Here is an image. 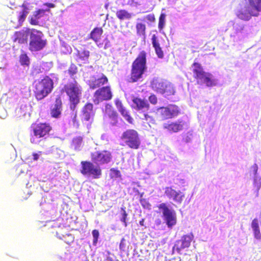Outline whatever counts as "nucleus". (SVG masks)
I'll use <instances>...</instances> for the list:
<instances>
[{
    "label": "nucleus",
    "mask_w": 261,
    "mask_h": 261,
    "mask_svg": "<svg viewBox=\"0 0 261 261\" xmlns=\"http://www.w3.org/2000/svg\"><path fill=\"white\" fill-rule=\"evenodd\" d=\"M116 16L120 21H122L132 19L133 15L125 9H119L116 11Z\"/></svg>",
    "instance_id": "nucleus-29"
},
{
    "label": "nucleus",
    "mask_w": 261,
    "mask_h": 261,
    "mask_svg": "<svg viewBox=\"0 0 261 261\" xmlns=\"http://www.w3.org/2000/svg\"><path fill=\"white\" fill-rule=\"evenodd\" d=\"M81 164V173L83 175L92 176L95 179L101 176L102 171L99 166H96L89 161H82Z\"/></svg>",
    "instance_id": "nucleus-9"
},
{
    "label": "nucleus",
    "mask_w": 261,
    "mask_h": 261,
    "mask_svg": "<svg viewBox=\"0 0 261 261\" xmlns=\"http://www.w3.org/2000/svg\"><path fill=\"white\" fill-rule=\"evenodd\" d=\"M132 101L133 103V108L137 111L143 112L148 111L150 109V105L145 98L133 96Z\"/></svg>",
    "instance_id": "nucleus-18"
},
{
    "label": "nucleus",
    "mask_w": 261,
    "mask_h": 261,
    "mask_svg": "<svg viewBox=\"0 0 261 261\" xmlns=\"http://www.w3.org/2000/svg\"><path fill=\"white\" fill-rule=\"evenodd\" d=\"M151 87L155 92L165 97L173 95L175 93L173 84L167 80L154 79L151 82Z\"/></svg>",
    "instance_id": "nucleus-7"
},
{
    "label": "nucleus",
    "mask_w": 261,
    "mask_h": 261,
    "mask_svg": "<svg viewBox=\"0 0 261 261\" xmlns=\"http://www.w3.org/2000/svg\"><path fill=\"white\" fill-rule=\"evenodd\" d=\"M254 188L256 191V196H258L259 190L261 188V179H255L253 182Z\"/></svg>",
    "instance_id": "nucleus-44"
},
{
    "label": "nucleus",
    "mask_w": 261,
    "mask_h": 261,
    "mask_svg": "<svg viewBox=\"0 0 261 261\" xmlns=\"http://www.w3.org/2000/svg\"><path fill=\"white\" fill-rule=\"evenodd\" d=\"M245 25L243 24L233 23V29L236 33H242L244 29Z\"/></svg>",
    "instance_id": "nucleus-40"
},
{
    "label": "nucleus",
    "mask_w": 261,
    "mask_h": 261,
    "mask_svg": "<svg viewBox=\"0 0 261 261\" xmlns=\"http://www.w3.org/2000/svg\"><path fill=\"white\" fill-rule=\"evenodd\" d=\"M144 221H145V219H142V220H141L139 222V224L141 226H144Z\"/></svg>",
    "instance_id": "nucleus-57"
},
{
    "label": "nucleus",
    "mask_w": 261,
    "mask_h": 261,
    "mask_svg": "<svg viewBox=\"0 0 261 261\" xmlns=\"http://www.w3.org/2000/svg\"><path fill=\"white\" fill-rule=\"evenodd\" d=\"M57 237L61 240L64 241L67 244H70L74 241V238L72 234L67 233L65 235L60 236L59 232H57Z\"/></svg>",
    "instance_id": "nucleus-33"
},
{
    "label": "nucleus",
    "mask_w": 261,
    "mask_h": 261,
    "mask_svg": "<svg viewBox=\"0 0 261 261\" xmlns=\"http://www.w3.org/2000/svg\"><path fill=\"white\" fill-rule=\"evenodd\" d=\"M151 40L156 56L159 58L163 59L164 57V54L161 47L159 41L155 34L152 35Z\"/></svg>",
    "instance_id": "nucleus-26"
},
{
    "label": "nucleus",
    "mask_w": 261,
    "mask_h": 261,
    "mask_svg": "<svg viewBox=\"0 0 261 261\" xmlns=\"http://www.w3.org/2000/svg\"><path fill=\"white\" fill-rule=\"evenodd\" d=\"M166 224L169 228H171L176 223V217L175 213L171 211L168 213L164 215Z\"/></svg>",
    "instance_id": "nucleus-28"
},
{
    "label": "nucleus",
    "mask_w": 261,
    "mask_h": 261,
    "mask_svg": "<svg viewBox=\"0 0 261 261\" xmlns=\"http://www.w3.org/2000/svg\"><path fill=\"white\" fill-rule=\"evenodd\" d=\"M109 176L111 179H116L121 176L120 171L117 169L113 168L110 170Z\"/></svg>",
    "instance_id": "nucleus-38"
},
{
    "label": "nucleus",
    "mask_w": 261,
    "mask_h": 261,
    "mask_svg": "<svg viewBox=\"0 0 261 261\" xmlns=\"http://www.w3.org/2000/svg\"><path fill=\"white\" fill-rule=\"evenodd\" d=\"M177 191L172 187H167L165 189V194L170 199H171Z\"/></svg>",
    "instance_id": "nucleus-37"
},
{
    "label": "nucleus",
    "mask_w": 261,
    "mask_h": 261,
    "mask_svg": "<svg viewBox=\"0 0 261 261\" xmlns=\"http://www.w3.org/2000/svg\"><path fill=\"white\" fill-rule=\"evenodd\" d=\"M140 202L143 207L148 210L150 209L151 204L145 199H141Z\"/></svg>",
    "instance_id": "nucleus-47"
},
{
    "label": "nucleus",
    "mask_w": 261,
    "mask_h": 261,
    "mask_svg": "<svg viewBox=\"0 0 261 261\" xmlns=\"http://www.w3.org/2000/svg\"><path fill=\"white\" fill-rule=\"evenodd\" d=\"M44 12H45V11L44 10L39 9L37 11H36L34 12L33 16H34L35 17H36L38 19H39L44 15Z\"/></svg>",
    "instance_id": "nucleus-48"
},
{
    "label": "nucleus",
    "mask_w": 261,
    "mask_h": 261,
    "mask_svg": "<svg viewBox=\"0 0 261 261\" xmlns=\"http://www.w3.org/2000/svg\"><path fill=\"white\" fill-rule=\"evenodd\" d=\"M121 211H122V216L121 218V221L124 223V226L126 227L127 225V222H126V218L127 216V214L126 213V212L125 211V207H122Z\"/></svg>",
    "instance_id": "nucleus-45"
},
{
    "label": "nucleus",
    "mask_w": 261,
    "mask_h": 261,
    "mask_svg": "<svg viewBox=\"0 0 261 261\" xmlns=\"http://www.w3.org/2000/svg\"><path fill=\"white\" fill-rule=\"evenodd\" d=\"M91 160L97 165H105L109 163L112 159L110 151L103 150L96 151L91 153Z\"/></svg>",
    "instance_id": "nucleus-12"
},
{
    "label": "nucleus",
    "mask_w": 261,
    "mask_h": 261,
    "mask_svg": "<svg viewBox=\"0 0 261 261\" xmlns=\"http://www.w3.org/2000/svg\"><path fill=\"white\" fill-rule=\"evenodd\" d=\"M248 4L238 10L236 15L241 20L249 21L252 16L257 17L261 12V0H248Z\"/></svg>",
    "instance_id": "nucleus-5"
},
{
    "label": "nucleus",
    "mask_w": 261,
    "mask_h": 261,
    "mask_svg": "<svg viewBox=\"0 0 261 261\" xmlns=\"http://www.w3.org/2000/svg\"><path fill=\"white\" fill-rule=\"evenodd\" d=\"M115 104L118 111L124 108L121 101L119 99H116L115 100Z\"/></svg>",
    "instance_id": "nucleus-52"
},
{
    "label": "nucleus",
    "mask_w": 261,
    "mask_h": 261,
    "mask_svg": "<svg viewBox=\"0 0 261 261\" xmlns=\"http://www.w3.org/2000/svg\"><path fill=\"white\" fill-rule=\"evenodd\" d=\"M163 127L170 133H177L182 130L184 128V122L182 120H178L174 122L165 123Z\"/></svg>",
    "instance_id": "nucleus-22"
},
{
    "label": "nucleus",
    "mask_w": 261,
    "mask_h": 261,
    "mask_svg": "<svg viewBox=\"0 0 261 261\" xmlns=\"http://www.w3.org/2000/svg\"><path fill=\"white\" fill-rule=\"evenodd\" d=\"M124 238H122L121 240V242H120V243L119 245V249L121 250H123V251L124 250Z\"/></svg>",
    "instance_id": "nucleus-55"
},
{
    "label": "nucleus",
    "mask_w": 261,
    "mask_h": 261,
    "mask_svg": "<svg viewBox=\"0 0 261 261\" xmlns=\"http://www.w3.org/2000/svg\"><path fill=\"white\" fill-rule=\"evenodd\" d=\"M54 85L53 80L47 75L40 80L35 81L33 84V91L35 98L39 101L47 97L53 91Z\"/></svg>",
    "instance_id": "nucleus-1"
},
{
    "label": "nucleus",
    "mask_w": 261,
    "mask_h": 261,
    "mask_svg": "<svg viewBox=\"0 0 261 261\" xmlns=\"http://www.w3.org/2000/svg\"><path fill=\"white\" fill-rule=\"evenodd\" d=\"M113 93L110 86H106L98 89L94 93L93 102L98 104L99 102L111 99Z\"/></svg>",
    "instance_id": "nucleus-13"
},
{
    "label": "nucleus",
    "mask_w": 261,
    "mask_h": 261,
    "mask_svg": "<svg viewBox=\"0 0 261 261\" xmlns=\"http://www.w3.org/2000/svg\"><path fill=\"white\" fill-rule=\"evenodd\" d=\"M181 181H182V183H184L185 181H184V179H181Z\"/></svg>",
    "instance_id": "nucleus-60"
},
{
    "label": "nucleus",
    "mask_w": 261,
    "mask_h": 261,
    "mask_svg": "<svg viewBox=\"0 0 261 261\" xmlns=\"http://www.w3.org/2000/svg\"><path fill=\"white\" fill-rule=\"evenodd\" d=\"M90 51L88 50H77L76 54V60L83 64L89 63Z\"/></svg>",
    "instance_id": "nucleus-27"
},
{
    "label": "nucleus",
    "mask_w": 261,
    "mask_h": 261,
    "mask_svg": "<svg viewBox=\"0 0 261 261\" xmlns=\"http://www.w3.org/2000/svg\"><path fill=\"white\" fill-rule=\"evenodd\" d=\"M193 76L197 84L205 85L208 87L215 86L217 85L216 80L210 72H205L202 65L197 62L192 65Z\"/></svg>",
    "instance_id": "nucleus-4"
},
{
    "label": "nucleus",
    "mask_w": 261,
    "mask_h": 261,
    "mask_svg": "<svg viewBox=\"0 0 261 261\" xmlns=\"http://www.w3.org/2000/svg\"><path fill=\"white\" fill-rule=\"evenodd\" d=\"M145 19L150 22H153L155 20V16L153 14H149L147 15L145 17Z\"/></svg>",
    "instance_id": "nucleus-50"
},
{
    "label": "nucleus",
    "mask_w": 261,
    "mask_h": 261,
    "mask_svg": "<svg viewBox=\"0 0 261 261\" xmlns=\"http://www.w3.org/2000/svg\"><path fill=\"white\" fill-rule=\"evenodd\" d=\"M151 40L156 56L159 58L163 59L164 57V54L161 47L159 41L155 34L152 35Z\"/></svg>",
    "instance_id": "nucleus-24"
},
{
    "label": "nucleus",
    "mask_w": 261,
    "mask_h": 261,
    "mask_svg": "<svg viewBox=\"0 0 261 261\" xmlns=\"http://www.w3.org/2000/svg\"><path fill=\"white\" fill-rule=\"evenodd\" d=\"M146 56V51L142 50L139 53L132 63L129 79V82L135 83L142 78L143 75L147 69Z\"/></svg>",
    "instance_id": "nucleus-3"
},
{
    "label": "nucleus",
    "mask_w": 261,
    "mask_h": 261,
    "mask_svg": "<svg viewBox=\"0 0 261 261\" xmlns=\"http://www.w3.org/2000/svg\"><path fill=\"white\" fill-rule=\"evenodd\" d=\"M32 130L34 137L45 139L52 130L51 125L46 122H39L32 126Z\"/></svg>",
    "instance_id": "nucleus-11"
},
{
    "label": "nucleus",
    "mask_w": 261,
    "mask_h": 261,
    "mask_svg": "<svg viewBox=\"0 0 261 261\" xmlns=\"http://www.w3.org/2000/svg\"><path fill=\"white\" fill-rule=\"evenodd\" d=\"M31 142L32 143H35V139L33 138H31Z\"/></svg>",
    "instance_id": "nucleus-58"
},
{
    "label": "nucleus",
    "mask_w": 261,
    "mask_h": 261,
    "mask_svg": "<svg viewBox=\"0 0 261 261\" xmlns=\"http://www.w3.org/2000/svg\"><path fill=\"white\" fill-rule=\"evenodd\" d=\"M144 120L147 121L149 123L156 124V119L152 116L149 115L148 114L145 113L144 114Z\"/></svg>",
    "instance_id": "nucleus-42"
},
{
    "label": "nucleus",
    "mask_w": 261,
    "mask_h": 261,
    "mask_svg": "<svg viewBox=\"0 0 261 261\" xmlns=\"http://www.w3.org/2000/svg\"><path fill=\"white\" fill-rule=\"evenodd\" d=\"M151 40L156 56L159 58L163 59L164 57V54L161 47L159 41L155 34L152 35Z\"/></svg>",
    "instance_id": "nucleus-25"
},
{
    "label": "nucleus",
    "mask_w": 261,
    "mask_h": 261,
    "mask_svg": "<svg viewBox=\"0 0 261 261\" xmlns=\"http://www.w3.org/2000/svg\"><path fill=\"white\" fill-rule=\"evenodd\" d=\"M68 72L72 76L77 72V68L74 64H71L68 69Z\"/></svg>",
    "instance_id": "nucleus-43"
},
{
    "label": "nucleus",
    "mask_w": 261,
    "mask_h": 261,
    "mask_svg": "<svg viewBox=\"0 0 261 261\" xmlns=\"http://www.w3.org/2000/svg\"><path fill=\"white\" fill-rule=\"evenodd\" d=\"M92 233L93 237V244L94 245H96L97 243L99 235V231L97 229H94L92 231Z\"/></svg>",
    "instance_id": "nucleus-46"
},
{
    "label": "nucleus",
    "mask_w": 261,
    "mask_h": 261,
    "mask_svg": "<svg viewBox=\"0 0 261 261\" xmlns=\"http://www.w3.org/2000/svg\"><path fill=\"white\" fill-rule=\"evenodd\" d=\"M61 91L65 93L68 96L69 107L74 111L80 102L82 94V88L75 80L65 84Z\"/></svg>",
    "instance_id": "nucleus-2"
},
{
    "label": "nucleus",
    "mask_w": 261,
    "mask_h": 261,
    "mask_svg": "<svg viewBox=\"0 0 261 261\" xmlns=\"http://www.w3.org/2000/svg\"><path fill=\"white\" fill-rule=\"evenodd\" d=\"M166 16L165 13H162L159 17L158 28L160 31L163 30L165 26Z\"/></svg>",
    "instance_id": "nucleus-39"
},
{
    "label": "nucleus",
    "mask_w": 261,
    "mask_h": 261,
    "mask_svg": "<svg viewBox=\"0 0 261 261\" xmlns=\"http://www.w3.org/2000/svg\"><path fill=\"white\" fill-rule=\"evenodd\" d=\"M95 111L92 103H86L82 108L81 117L82 121H89L93 119Z\"/></svg>",
    "instance_id": "nucleus-19"
},
{
    "label": "nucleus",
    "mask_w": 261,
    "mask_h": 261,
    "mask_svg": "<svg viewBox=\"0 0 261 261\" xmlns=\"http://www.w3.org/2000/svg\"><path fill=\"white\" fill-rule=\"evenodd\" d=\"M254 238L257 240L261 239V233L259 227V221L257 218L254 219L251 222Z\"/></svg>",
    "instance_id": "nucleus-30"
},
{
    "label": "nucleus",
    "mask_w": 261,
    "mask_h": 261,
    "mask_svg": "<svg viewBox=\"0 0 261 261\" xmlns=\"http://www.w3.org/2000/svg\"><path fill=\"white\" fill-rule=\"evenodd\" d=\"M185 197V194L181 191H178L171 199L178 204H181Z\"/></svg>",
    "instance_id": "nucleus-34"
},
{
    "label": "nucleus",
    "mask_w": 261,
    "mask_h": 261,
    "mask_svg": "<svg viewBox=\"0 0 261 261\" xmlns=\"http://www.w3.org/2000/svg\"><path fill=\"white\" fill-rule=\"evenodd\" d=\"M155 223H156V224L157 225H160V224H161V220L159 219V220H158V222H156H156H155Z\"/></svg>",
    "instance_id": "nucleus-59"
},
{
    "label": "nucleus",
    "mask_w": 261,
    "mask_h": 261,
    "mask_svg": "<svg viewBox=\"0 0 261 261\" xmlns=\"http://www.w3.org/2000/svg\"><path fill=\"white\" fill-rule=\"evenodd\" d=\"M15 13L17 15L18 25L20 26L25 20L29 13V9L25 5L23 4L19 7V10L16 11Z\"/></svg>",
    "instance_id": "nucleus-23"
},
{
    "label": "nucleus",
    "mask_w": 261,
    "mask_h": 261,
    "mask_svg": "<svg viewBox=\"0 0 261 261\" xmlns=\"http://www.w3.org/2000/svg\"><path fill=\"white\" fill-rule=\"evenodd\" d=\"M42 154V151H38V152H34L32 154L33 156V160L34 161H37L39 158V156Z\"/></svg>",
    "instance_id": "nucleus-53"
},
{
    "label": "nucleus",
    "mask_w": 261,
    "mask_h": 261,
    "mask_svg": "<svg viewBox=\"0 0 261 261\" xmlns=\"http://www.w3.org/2000/svg\"><path fill=\"white\" fill-rule=\"evenodd\" d=\"M19 62L21 65L28 66L30 64V59L27 54H21L19 56Z\"/></svg>",
    "instance_id": "nucleus-36"
},
{
    "label": "nucleus",
    "mask_w": 261,
    "mask_h": 261,
    "mask_svg": "<svg viewBox=\"0 0 261 261\" xmlns=\"http://www.w3.org/2000/svg\"><path fill=\"white\" fill-rule=\"evenodd\" d=\"M30 23L33 25H37L39 24L38 19L34 16L31 17L29 20Z\"/></svg>",
    "instance_id": "nucleus-51"
},
{
    "label": "nucleus",
    "mask_w": 261,
    "mask_h": 261,
    "mask_svg": "<svg viewBox=\"0 0 261 261\" xmlns=\"http://www.w3.org/2000/svg\"><path fill=\"white\" fill-rule=\"evenodd\" d=\"M193 239L194 235L192 232L184 235L180 240L176 241L173 248L175 249L178 252H179L181 250L188 248Z\"/></svg>",
    "instance_id": "nucleus-17"
},
{
    "label": "nucleus",
    "mask_w": 261,
    "mask_h": 261,
    "mask_svg": "<svg viewBox=\"0 0 261 261\" xmlns=\"http://www.w3.org/2000/svg\"><path fill=\"white\" fill-rule=\"evenodd\" d=\"M136 33L138 36L145 38L146 36V25L142 22H138L136 25Z\"/></svg>",
    "instance_id": "nucleus-31"
},
{
    "label": "nucleus",
    "mask_w": 261,
    "mask_h": 261,
    "mask_svg": "<svg viewBox=\"0 0 261 261\" xmlns=\"http://www.w3.org/2000/svg\"><path fill=\"white\" fill-rule=\"evenodd\" d=\"M47 44V40L45 38L43 32L34 29L29 40V50L32 53L41 51L46 46Z\"/></svg>",
    "instance_id": "nucleus-6"
},
{
    "label": "nucleus",
    "mask_w": 261,
    "mask_h": 261,
    "mask_svg": "<svg viewBox=\"0 0 261 261\" xmlns=\"http://www.w3.org/2000/svg\"><path fill=\"white\" fill-rule=\"evenodd\" d=\"M62 101L60 96H58L55 101V103L50 107V115L55 118H59L62 110Z\"/></svg>",
    "instance_id": "nucleus-21"
},
{
    "label": "nucleus",
    "mask_w": 261,
    "mask_h": 261,
    "mask_svg": "<svg viewBox=\"0 0 261 261\" xmlns=\"http://www.w3.org/2000/svg\"><path fill=\"white\" fill-rule=\"evenodd\" d=\"M109 82L108 77L104 74H101L100 77L96 78L94 76H92L88 81V85L91 89L100 88Z\"/></svg>",
    "instance_id": "nucleus-20"
},
{
    "label": "nucleus",
    "mask_w": 261,
    "mask_h": 261,
    "mask_svg": "<svg viewBox=\"0 0 261 261\" xmlns=\"http://www.w3.org/2000/svg\"><path fill=\"white\" fill-rule=\"evenodd\" d=\"M120 138L129 148L135 150L140 148L141 140L137 130L134 129H126L123 132Z\"/></svg>",
    "instance_id": "nucleus-8"
},
{
    "label": "nucleus",
    "mask_w": 261,
    "mask_h": 261,
    "mask_svg": "<svg viewBox=\"0 0 261 261\" xmlns=\"http://www.w3.org/2000/svg\"><path fill=\"white\" fill-rule=\"evenodd\" d=\"M156 110L160 112V116L164 120L173 118L180 113L178 107L175 105L161 107L158 108Z\"/></svg>",
    "instance_id": "nucleus-14"
},
{
    "label": "nucleus",
    "mask_w": 261,
    "mask_h": 261,
    "mask_svg": "<svg viewBox=\"0 0 261 261\" xmlns=\"http://www.w3.org/2000/svg\"><path fill=\"white\" fill-rule=\"evenodd\" d=\"M118 111L120 113L121 115L125 119V120L128 121V122L131 124L133 123V118L130 116L128 111L125 109L124 107L119 110Z\"/></svg>",
    "instance_id": "nucleus-35"
},
{
    "label": "nucleus",
    "mask_w": 261,
    "mask_h": 261,
    "mask_svg": "<svg viewBox=\"0 0 261 261\" xmlns=\"http://www.w3.org/2000/svg\"><path fill=\"white\" fill-rule=\"evenodd\" d=\"M103 31L101 27H96L94 28L90 33L88 38L92 39L99 48H103L106 49L110 47L111 44L109 39L106 37L101 41V37Z\"/></svg>",
    "instance_id": "nucleus-10"
},
{
    "label": "nucleus",
    "mask_w": 261,
    "mask_h": 261,
    "mask_svg": "<svg viewBox=\"0 0 261 261\" xmlns=\"http://www.w3.org/2000/svg\"><path fill=\"white\" fill-rule=\"evenodd\" d=\"M34 29L24 28L20 31L15 32L14 34L13 41L19 44H27L28 37L30 36Z\"/></svg>",
    "instance_id": "nucleus-16"
},
{
    "label": "nucleus",
    "mask_w": 261,
    "mask_h": 261,
    "mask_svg": "<svg viewBox=\"0 0 261 261\" xmlns=\"http://www.w3.org/2000/svg\"><path fill=\"white\" fill-rule=\"evenodd\" d=\"M148 99L149 102L153 105H155L158 103V98L154 94L150 95L148 97Z\"/></svg>",
    "instance_id": "nucleus-49"
},
{
    "label": "nucleus",
    "mask_w": 261,
    "mask_h": 261,
    "mask_svg": "<svg viewBox=\"0 0 261 261\" xmlns=\"http://www.w3.org/2000/svg\"><path fill=\"white\" fill-rule=\"evenodd\" d=\"M83 138L81 136L76 137L73 138L71 146L76 150H80L82 147Z\"/></svg>",
    "instance_id": "nucleus-32"
},
{
    "label": "nucleus",
    "mask_w": 261,
    "mask_h": 261,
    "mask_svg": "<svg viewBox=\"0 0 261 261\" xmlns=\"http://www.w3.org/2000/svg\"><path fill=\"white\" fill-rule=\"evenodd\" d=\"M251 170L254 175H256L258 170V166L257 164H254L251 166Z\"/></svg>",
    "instance_id": "nucleus-54"
},
{
    "label": "nucleus",
    "mask_w": 261,
    "mask_h": 261,
    "mask_svg": "<svg viewBox=\"0 0 261 261\" xmlns=\"http://www.w3.org/2000/svg\"><path fill=\"white\" fill-rule=\"evenodd\" d=\"M158 207L159 209L162 210L163 216L171 211L165 203L160 204L158 205Z\"/></svg>",
    "instance_id": "nucleus-41"
},
{
    "label": "nucleus",
    "mask_w": 261,
    "mask_h": 261,
    "mask_svg": "<svg viewBox=\"0 0 261 261\" xmlns=\"http://www.w3.org/2000/svg\"><path fill=\"white\" fill-rule=\"evenodd\" d=\"M118 115L113 107L110 104H107L103 114L105 122L112 126H115L118 123Z\"/></svg>",
    "instance_id": "nucleus-15"
},
{
    "label": "nucleus",
    "mask_w": 261,
    "mask_h": 261,
    "mask_svg": "<svg viewBox=\"0 0 261 261\" xmlns=\"http://www.w3.org/2000/svg\"><path fill=\"white\" fill-rule=\"evenodd\" d=\"M44 5L47 6L49 8H54L55 5L53 3H46L44 4Z\"/></svg>",
    "instance_id": "nucleus-56"
}]
</instances>
